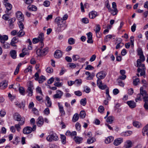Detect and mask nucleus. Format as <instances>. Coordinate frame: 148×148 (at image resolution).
Returning a JSON list of instances; mask_svg holds the SVG:
<instances>
[{
    "mask_svg": "<svg viewBox=\"0 0 148 148\" xmlns=\"http://www.w3.org/2000/svg\"><path fill=\"white\" fill-rule=\"evenodd\" d=\"M129 107L132 108H135L136 106V103L133 101H128L127 102Z\"/></svg>",
    "mask_w": 148,
    "mask_h": 148,
    "instance_id": "nucleus-22",
    "label": "nucleus"
},
{
    "mask_svg": "<svg viewBox=\"0 0 148 148\" xmlns=\"http://www.w3.org/2000/svg\"><path fill=\"white\" fill-rule=\"evenodd\" d=\"M134 81L133 82V84L135 85H137L138 82H140V80L138 78H136L135 77H133Z\"/></svg>",
    "mask_w": 148,
    "mask_h": 148,
    "instance_id": "nucleus-46",
    "label": "nucleus"
},
{
    "mask_svg": "<svg viewBox=\"0 0 148 148\" xmlns=\"http://www.w3.org/2000/svg\"><path fill=\"white\" fill-rule=\"evenodd\" d=\"M108 11L113 16L116 15L118 12V10L117 9H112L111 8Z\"/></svg>",
    "mask_w": 148,
    "mask_h": 148,
    "instance_id": "nucleus-29",
    "label": "nucleus"
},
{
    "mask_svg": "<svg viewBox=\"0 0 148 148\" xmlns=\"http://www.w3.org/2000/svg\"><path fill=\"white\" fill-rule=\"evenodd\" d=\"M10 44L8 43H4L2 45V47L5 49H8L10 47Z\"/></svg>",
    "mask_w": 148,
    "mask_h": 148,
    "instance_id": "nucleus-60",
    "label": "nucleus"
},
{
    "mask_svg": "<svg viewBox=\"0 0 148 148\" xmlns=\"http://www.w3.org/2000/svg\"><path fill=\"white\" fill-rule=\"evenodd\" d=\"M114 138L113 137L109 136L106 138L105 142L106 143L108 144L112 142Z\"/></svg>",
    "mask_w": 148,
    "mask_h": 148,
    "instance_id": "nucleus-30",
    "label": "nucleus"
},
{
    "mask_svg": "<svg viewBox=\"0 0 148 148\" xmlns=\"http://www.w3.org/2000/svg\"><path fill=\"white\" fill-rule=\"evenodd\" d=\"M32 131V128L29 126H27L24 127L23 130V133L25 134L30 133Z\"/></svg>",
    "mask_w": 148,
    "mask_h": 148,
    "instance_id": "nucleus-16",
    "label": "nucleus"
},
{
    "mask_svg": "<svg viewBox=\"0 0 148 148\" xmlns=\"http://www.w3.org/2000/svg\"><path fill=\"white\" fill-rule=\"evenodd\" d=\"M86 99L84 98L81 99L80 101V103L83 106L86 105Z\"/></svg>",
    "mask_w": 148,
    "mask_h": 148,
    "instance_id": "nucleus-62",
    "label": "nucleus"
},
{
    "mask_svg": "<svg viewBox=\"0 0 148 148\" xmlns=\"http://www.w3.org/2000/svg\"><path fill=\"white\" fill-rule=\"evenodd\" d=\"M55 22L57 24L58 30V32H61L64 30L67 27L66 21H63L62 18L60 17L56 18Z\"/></svg>",
    "mask_w": 148,
    "mask_h": 148,
    "instance_id": "nucleus-1",
    "label": "nucleus"
},
{
    "mask_svg": "<svg viewBox=\"0 0 148 148\" xmlns=\"http://www.w3.org/2000/svg\"><path fill=\"white\" fill-rule=\"evenodd\" d=\"M76 135L77 133L75 131V141L78 144L82 142L83 138L82 137L75 136Z\"/></svg>",
    "mask_w": 148,
    "mask_h": 148,
    "instance_id": "nucleus-24",
    "label": "nucleus"
},
{
    "mask_svg": "<svg viewBox=\"0 0 148 148\" xmlns=\"http://www.w3.org/2000/svg\"><path fill=\"white\" fill-rule=\"evenodd\" d=\"M25 122V119L22 120L21 122H19L18 123L15 125L14 127L15 129L18 132H19L21 129V126L23 125Z\"/></svg>",
    "mask_w": 148,
    "mask_h": 148,
    "instance_id": "nucleus-13",
    "label": "nucleus"
},
{
    "mask_svg": "<svg viewBox=\"0 0 148 148\" xmlns=\"http://www.w3.org/2000/svg\"><path fill=\"white\" fill-rule=\"evenodd\" d=\"M96 139L94 137H92L91 138L88 139L87 140V143L88 144H90L93 143L95 142Z\"/></svg>",
    "mask_w": 148,
    "mask_h": 148,
    "instance_id": "nucleus-38",
    "label": "nucleus"
},
{
    "mask_svg": "<svg viewBox=\"0 0 148 148\" xmlns=\"http://www.w3.org/2000/svg\"><path fill=\"white\" fill-rule=\"evenodd\" d=\"M65 134L67 136H70L72 137L74 136V132H71L69 131H67L66 133Z\"/></svg>",
    "mask_w": 148,
    "mask_h": 148,
    "instance_id": "nucleus-51",
    "label": "nucleus"
},
{
    "mask_svg": "<svg viewBox=\"0 0 148 148\" xmlns=\"http://www.w3.org/2000/svg\"><path fill=\"white\" fill-rule=\"evenodd\" d=\"M45 77L41 75L39 78L38 82L39 83H42L45 80Z\"/></svg>",
    "mask_w": 148,
    "mask_h": 148,
    "instance_id": "nucleus-47",
    "label": "nucleus"
},
{
    "mask_svg": "<svg viewBox=\"0 0 148 148\" xmlns=\"http://www.w3.org/2000/svg\"><path fill=\"white\" fill-rule=\"evenodd\" d=\"M58 105L60 113L63 115L65 114V112L64 110L63 106L60 105L59 103H58Z\"/></svg>",
    "mask_w": 148,
    "mask_h": 148,
    "instance_id": "nucleus-34",
    "label": "nucleus"
},
{
    "mask_svg": "<svg viewBox=\"0 0 148 148\" xmlns=\"http://www.w3.org/2000/svg\"><path fill=\"white\" fill-rule=\"evenodd\" d=\"M38 38L40 41V47L41 48H42L44 46V44L43 42V41L44 38V34L43 33H40L38 35Z\"/></svg>",
    "mask_w": 148,
    "mask_h": 148,
    "instance_id": "nucleus-12",
    "label": "nucleus"
},
{
    "mask_svg": "<svg viewBox=\"0 0 148 148\" xmlns=\"http://www.w3.org/2000/svg\"><path fill=\"white\" fill-rule=\"evenodd\" d=\"M142 96V95L140 92V94H138L137 95L136 98L135 99V101L137 102L138 101H140L141 100V98Z\"/></svg>",
    "mask_w": 148,
    "mask_h": 148,
    "instance_id": "nucleus-48",
    "label": "nucleus"
},
{
    "mask_svg": "<svg viewBox=\"0 0 148 148\" xmlns=\"http://www.w3.org/2000/svg\"><path fill=\"white\" fill-rule=\"evenodd\" d=\"M142 133L143 136H145V134H147L148 133V124L145 125L143 128L142 130Z\"/></svg>",
    "mask_w": 148,
    "mask_h": 148,
    "instance_id": "nucleus-35",
    "label": "nucleus"
},
{
    "mask_svg": "<svg viewBox=\"0 0 148 148\" xmlns=\"http://www.w3.org/2000/svg\"><path fill=\"white\" fill-rule=\"evenodd\" d=\"M19 91L21 95H24L25 94V91L24 88L22 87H20L19 88Z\"/></svg>",
    "mask_w": 148,
    "mask_h": 148,
    "instance_id": "nucleus-43",
    "label": "nucleus"
},
{
    "mask_svg": "<svg viewBox=\"0 0 148 148\" xmlns=\"http://www.w3.org/2000/svg\"><path fill=\"white\" fill-rule=\"evenodd\" d=\"M75 128L77 130L79 131L81 129V125L78 122H77L75 124Z\"/></svg>",
    "mask_w": 148,
    "mask_h": 148,
    "instance_id": "nucleus-49",
    "label": "nucleus"
},
{
    "mask_svg": "<svg viewBox=\"0 0 148 148\" xmlns=\"http://www.w3.org/2000/svg\"><path fill=\"white\" fill-rule=\"evenodd\" d=\"M97 85L98 86L99 88L101 90H104L108 88L106 85H103L101 79H97Z\"/></svg>",
    "mask_w": 148,
    "mask_h": 148,
    "instance_id": "nucleus-7",
    "label": "nucleus"
},
{
    "mask_svg": "<svg viewBox=\"0 0 148 148\" xmlns=\"http://www.w3.org/2000/svg\"><path fill=\"white\" fill-rule=\"evenodd\" d=\"M46 100L47 101L46 106L47 107H50L51 106L52 103L50 98L48 96H46Z\"/></svg>",
    "mask_w": 148,
    "mask_h": 148,
    "instance_id": "nucleus-28",
    "label": "nucleus"
},
{
    "mask_svg": "<svg viewBox=\"0 0 148 148\" xmlns=\"http://www.w3.org/2000/svg\"><path fill=\"white\" fill-rule=\"evenodd\" d=\"M8 39V36L6 35H0V41L2 43H5V41Z\"/></svg>",
    "mask_w": 148,
    "mask_h": 148,
    "instance_id": "nucleus-19",
    "label": "nucleus"
},
{
    "mask_svg": "<svg viewBox=\"0 0 148 148\" xmlns=\"http://www.w3.org/2000/svg\"><path fill=\"white\" fill-rule=\"evenodd\" d=\"M139 56V59L137 60V67H139L140 66H141L142 64H142L141 62H143L145 60V58L144 55H142Z\"/></svg>",
    "mask_w": 148,
    "mask_h": 148,
    "instance_id": "nucleus-6",
    "label": "nucleus"
},
{
    "mask_svg": "<svg viewBox=\"0 0 148 148\" xmlns=\"http://www.w3.org/2000/svg\"><path fill=\"white\" fill-rule=\"evenodd\" d=\"M60 136L62 143L63 144H65L66 143V137L63 134H61Z\"/></svg>",
    "mask_w": 148,
    "mask_h": 148,
    "instance_id": "nucleus-41",
    "label": "nucleus"
},
{
    "mask_svg": "<svg viewBox=\"0 0 148 148\" xmlns=\"http://www.w3.org/2000/svg\"><path fill=\"white\" fill-rule=\"evenodd\" d=\"M87 35L88 38L87 43L90 44L93 43V42L92 39V33L90 32H89L87 34Z\"/></svg>",
    "mask_w": 148,
    "mask_h": 148,
    "instance_id": "nucleus-17",
    "label": "nucleus"
},
{
    "mask_svg": "<svg viewBox=\"0 0 148 148\" xmlns=\"http://www.w3.org/2000/svg\"><path fill=\"white\" fill-rule=\"evenodd\" d=\"M106 94L107 99L108 100H110L111 97L109 94V90L108 88L106 90Z\"/></svg>",
    "mask_w": 148,
    "mask_h": 148,
    "instance_id": "nucleus-45",
    "label": "nucleus"
},
{
    "mask_svg": "<svg viewBox=\"0 0 148 148\" xmlns=\"http://www.w3.org/2000/svg\"><path fill=\"white\" fill-rule=\"evenodd\" d=\"M8 82L6 80H4L0 83V88L4 89L8 86Z\"/></svg>",
    "mask_w": 148,
    "mask_h": 148,
    "instance_id": "nucleus-20",
    "label": "nucleus"
},
{
    "mask_svg": "<svg viewBox=\"0 0 148 148\" xmlns=\"http://www.w3.org/2000/svg\"><path fill=\"white\" fill-rule=\"evenodd\" d=\"M28 9L30 11H36L37 10L36 7L33 5H30L27 7Z\"/></svg>",
    "mask_w": 148,
    "mask_h": 148,
    "instance_id": "nucleus-31",
    "label": "nucleus"
},
{
    "mask_svg": "<svg viewBox=\"0 0 148 148\" xmlns=\"http://www.w3.org/2000/svg\"><path fill=\"white\" fill-rule=\"evenodd\" d=\"M114 120V117L112 116H110L107 119V122L109 123H112Z\"/></svg>",
    "mask_w": 148,
    "mask_h": 148,
    "instance_id": "nucleus-42",
    "label": "nucleus"
},
{
    "mask_svg": "<svg viewBox=\"0 0 148 148\" xmlns=\"http://www.w3.org/2000/svg\"><path fill=\"white\" fill-rule=\"evenodd\" d=\"M105 5L107 8L108 9V10L111 8L109 3V1L108 0H107L105 2Z\"/></svg>",
    "mask_w": 148,
    "mask_h": 148,
    "instance_id": "nucleus-52",
    "label": "nucleus"
},
{
    "mask_svg": "<svg viewBox=\"0 0 148 148\" xmlns=\"http://www.w3.org/2000/svg\"><path fill=\"white\" fill-rule=\"evenodd\" d=\"M32 67L31 66H29L27 68L25 69L24 71L25 73H27L28 72H31L32 71Z\"/></svg>",
    "mask_w": 148,
    "mask_h": 148,
    "instance_id": "nucleus-56",
    "label": "nucleus"
},
{
    "mask_svg": "<svg viewBox=\"0 0 148 148\" xmlns=\"http://www.w3.org/2000/svg\"><path fill=\"white\" fill-rule=\"evenodd\" d=\"M120 73L121 75H120L118 79L124 80L126 78V75H125L126 72L124 70H120Z\"/></svg>",
    "mask_w": 148,
    "mask_h": 148,
    "instance_id": "nucleus-14",
    "label": "nucleus"
},
{
    "mask_svg": "<svg viewBox=\"0 0 148 148\" xmlns=\"http://www.w3.org/2000/svg\"><path fill=\"white\" fill-rule=\"evenodd\" d=\"M132 133V131H128L121 133V135L124 136H130Z\"/></svg>",
    "mask_w": 148,
    "mask_h": 148,
    "instance_id": "nucleus-37",
    "label": "nucleus"
},
{
    "mask_svg": "<svg viewBox=\"0 0 148 148\" xmlns=\"http://www.w3.org/2000/svg\"><path fill=\"white\" fill-rule=\"evenodd\" d=\"M58 139V137L57 134L55 133L49 135L46 138L47 140L49 142H51L53 141H56Z\"/></svg>",
    "mask_w": 148,
    "mask_h": 148,
    "instance_id": "nucleus-2",
    "label": "nucleus"
},
{
    "mask_svg": "<svg viewBox=\"0 0 148 148\" xmlns=\"http://www.w3.org/2000/svg\"><path fill=\"white\" fill-rule=\"evenodd\" d=\"M14 119L17 121L21 122L23 119H25L24 118L21 117V116L18 113H15L13 115Z\"/></svg>",
    "mask_w": 148,
    "mask_h": 148,
    "instance_id": "nucleus-10",
    "label": "nucleus"
},
{
    "mask_svg": "<svg viewBox=\"0 0 148 148\" xmlns=\"http://www.w3.org/2000/svg\"><path fill=\"white\" fill-rule=\"evenodd\" d=\"M11 56L13 59H15L16 57V52L15 50H11L10 52Z\"/></svg>",
    "mask_w": 148,
    "mask_h": 148,
    "instance_id": "nucleus-32",
    "label": "nucleus"
},
{
    "mask_svg": "<svg viewBox=\"0 0 148 148\" xmlns=\"http://www.w3.org/2000/svg\"><path fill=\"white\" fill-rule=\"evenodd\" d=\"M16 17L19 21H24L23 15L21 12L18 11L16 13Z\"/></svg>",
    "mask_w": 148,
    "mask_h": 148,
    "instance_id": "nucleus-11",
    "label": "nucleus"
},
{
    "mask_svg": "<svg viewBox=\"0 0 148 148\" xmlns=\"http://www.w3.org/2000/svg\"><path fill=\"white\" fill-rule=\"evenodd\" d=\"M18 42V39L16 37H14L12 39L10 43V45L13 47H16L17 46L16 44Z\"/></svg>",
    "mask_w": 148,
    "mask_h": 148,
    "instance_id": "nucleus-23",
    "label": "nucleus"
},
{
    "mask_svg": "<svg viewBox=\"0 0 148 148\" xmlns=\"http://www.w3.org/2000/svg\"><path fill=\"white\" fill-rule=\"evenodd\" d=\"M44 123V120L42 116H39L36 121V124L38 127H41Z\"/></svg>",
    "mask_w": 148,
    "mask_h": 148,
    "instance_id": "nucleus-9",
    "label": "nucleus"
},
{
    "mask_svg": "<svg viewBox=\"0 0 148 148\" xmlns=\"http://www.w3.org/2000/svg\"><path fill=\"white\" fill-rule=\"evenodd\" d=\"M88 16L90 18L94 19L97 16V13L95 11H92L89 13Z\"/></svg>",
    "mask_w": 148,
    "mask_h": 148,
    "instance_id": "nucleus-18",
    "label": "nucleus"
},
{
    "mask_svg": "<svg viewBox=\"0 0 148 148\" xmlns=\"http://www.w3.org/2000/svg\"><path fill=\"white\" fill-rule=\"evenodd\" d=\"M48 48L46 47L43 49H42V55H45L48 52Z\"/></svg>",
    "mask_w": 148,
    "mask_h": 148,
    "instance_id": "nucleus-61",
    "label": "nucleus"
},
{
    "mask_svg": "<svg viewBox=\"0 0 148 148\" xmlns=\"http://www.w3.org/2000/svg\"><path fill=\"white\" fill-rule=\"evenodd\" d=\"M6 112L4 110H2L0 111V116L1 117H4L6 114Z\"/></svg>",
    "mask_w": 148,
    "mask_h": 148,
    "instance_id": "nucleus-63",
    "label": "nucleus"
},
{
    "mask_svg": "<svg viewBox=\"0 0 148 148\" xmlns=\"http://www.w3.org/2000/svg\"><path fill=\"white\" fill-rule=\"evenodd\" d=\"M104 108L102 106H100L98 108V111L101 113H103L104 110Z\"/></svg>",
    "mask_w": 148,
    "mask_h": 148,
    "instance_id": "nucleus-53",
    "label": "nucleus"
},
{
    "mask_svg": "<svg viewBox=\"0 0 148 148\" xmlns=\"http://www.w3.org/2000/svg\"><path fill=\"white\" fill-rule=\"evenodd\" d=\"M82 80L80 79H78L75 80V84L77 86H79L82 84Z\"/></svg>",
    "mask_w": 148,
    "mask_h": 148,
    "instance_id": "nucleus-39",
    "label": "nucleus"
},
{
    "mask_svg": "<svg viewBox=\"0 0 148 148\" xmlns=\"http://www.w3.org/2000/svg\"><path fill=\"white\" fill-rule=\"evenodd\" d=\"M25 34V32L23 29H20V30L18 32L17 35L19 37H21L24 35Z\"/></svg>",
    "mask_w": 148,
    "mask_h": 148,
    "instance_id": "nucleus-40",
    "label": "nucleus"
},
{
    "mask_svg": "<svg viewBox=\"0 0 148 148\" xmlns=\"http://www.w3.org/2000/svg\"><path fill=\"white\" fill-rule=\"evenodd\" d=\"M32 111L36 115H39V112L35 108H34L32 109Z\"/></svg>",
    "mask_w": 148,
    "mask_h": 148,
    "instance_id": "nucleus-64",
    "label": "nucleus"
},
{
    "mask_svg": "<svg viewBox=\"0 0 148 148\" xmlns=\"http://www.w3.org/2000/svg\"><path fill=\"white\" fill-rule=\"evenodd\" d=\"M22 21H19L18 25L21 29H23L24 28V25L22 22Z\"/></svg>",
    "mask_w": 148,
    "mask_h": 148,
    "instance_id": "nucleus-54",
    "label": "nucleus"
},
{
    "mask_svg": "<svg viewBox=\"0 0 148 148\" xmlns=\"http://www.w3.org/2000/svg\"><path fill=\"white\" fill-rule=\"evenodd\" d=\"M112 37V35H111L109 34L106 35L105 38L104 39V41L105 42H108L110 40L111 38Z\"/></svg>",
    "mask_w": 148,
    "mask_h": 148,
    "instance_id": "nucleus-55",
    "label": "nucleus"
},
{
    "mask_svg": "<svg viewBox=\"0 0 148 148\" xmlns=\"http://www.w3.org/2000/svg\"><path fill=\"white\" fill-rule=\"evenodd\" d=\"M15 104L20 108H22L23 109L25 107V104L23 102L20 103L18 101H16L15 102Z\"/></svg>",
    "mask_w": 148,
    "mask_h": 148,
    "instance_id": "nucleus-33",
    "label": "nucleus"
},
{
    "mask_svg": "<svg viewBox=\"0 0 148 148\" xmlns=\"http://www.w3.org/2000/svg\"><path fill=\"white\" fill-rule=\"evenodd\" d=\"M40 48L41 49H38L36 50V54L38 56L42 55V48H41L40 47Z\"/></svg>",
    "mask_w": 148,
    "mask_h": 148,
    "instance_id": "nucleus-58",
    "label": "nucleus"
},
{
    "mask_svg": "<svg viewBox=\"0 0 148 148\" xmlns=\"http://www.w3.org/2000/svg\"><path fill=\"white\" fill-rule=\"evenodd\" d=\"M101 27L99 24H97L96 25V27L95 29H94V31L95 32V33L98 32H100L101 30Z\"/></svg>",
    "mask_w": 148,
    "mask_h": 148,
    "instance_id": "nucleus-44",
    "label": "nucleus"
},
{
    "mask_svg": "<svg viewBox=\"0 0 148 148\" xmlns=\"http://www.w3.org/2000/svg\"><path fill=\"white\" fill-rule=\"evenodd\" d=\"M34 89L33 85L30 82L29 83V85L28 87L27 91L28 93V95L29 96H32L33 95V90Z\"/></svg>",
    "mask_w": 148,
    "mask_h": 148,
    "instance_id": "nucleus-5",
    "label": "nucleus"
},
{
    "mask_svg": "<svg viewBox=\"0 0 148 148\" xmlns=\"http://www.w3.org/2000/svg\"><path fill=\"white\" fill-rule=\"evenodd\" d=\"M36 90L37 92L39 93L42 95H43L42 93L40 87L39 86H37L36 88Z\"/></svg>",
    "mask_w": 148,
    "mask_h": 148,
    "instance_id": "nucleus-59",
    "label": "nucleus"
},
{
    "mask_svg": "<svg viewBox=\"0 0 148 148\" xmlns=\"http://www.w3.org/2000/svg\"><path fill=\"white\" fill-rule=\"evenodd\" d=\"M56 92V94L53 95V98L54 99H60L63 95V92L59 90H57Z\"/></svg>",
    "mask_w": 148,
    "mask_h": 148,
    "instance_id": "nucleus-15",
    "label": "nucleus"
},
{
    "mask_svg": "<svg viewBox=\"0 0 148 148\" xmlns=\"http://www.w3.org/2000/svg\"><path fill=\"white\" fill-rule=\"evenodd\" d=\"M107 74L106 72L102 71L98 73L96 75V77L98 79H103L106 77Z\"/></svg>",
    "mask_w": 148,
    "mask_h": 148,
    "instance_id": "nucleus-8",
    "label": "nucleus"
},
{
    "mask_svg": "<svg viewBox=\"0 0 148 148\" xmlns=\"http://www.w3.org/2000/svg\"><path fill=\"white\" fill-rule=\"evenodd\" d=\"M123 141L122 138H118L114 140V144L115 146H117L120 144Z\"/></svg>",
    "mask_w": 148,
    "mask_h": 148,
    "instance_id": "nucleus-21",
    "label": "nucleus"
},
{
    "mask_svg": "<svg viewBox=\"0 0 148 148\" xmlns=\"http://www.w3.org/2000/svg\"><path fill=\"white\" fill-rule=\"evenodd\" d=\"M80 117L81 118H84L86 116V112L84 110L81 111L79 114Z\"/></svg>",
    "mask_w": 148,
    "mask_h": 148,
    "instance_id": "nucleus-50",
    "label": "nucleus"
},
{
    "mask_svg": "<svg viewBox=\"0 0 148 148\" xmlns=\"http://www.w3.org/2000/svg\"><path fill=\"white\" fill-rule=\"evenodd\" d=\"M137 55L139 56H140L143 54V52L140 48H138L137 50Z\"/></svg>",
    "mask_w": 148,
    "mask_h": 148,
    "instance_id": "nucleus-57",
    "label": "nucleus"
},
{
    "mask_svg": "<svg viewBox=\"0 0 148 148\" xmlns=\"http://www.w3.org/2000/svg\"><path fill=\"white\" fill-rule=\"evenodd\" d=\"M124 147L125 148H130L132 147V142L130 140H127L125 143Z\"/></svg>",
    "mask_w": 148,
    "mask_h": 148,
    "instance_id": "nucleus-26",
    "label": "nucleus"
},
{
    "mask_svg": "<svg viewBox=\"0 0 148 148\" xmlns=\"http://www.w3.org/2000/svg\"><path fill=\"white\" fill-rule=\"evenodd\" d=\"M140 93L142 94L143 97L144 101L145 103H148V95L147 94V92L145 90H143V88L141 87L140 88Z\"/></svg>",
    "mask_w": 148,
    "mask_h": 148,
    "instance_id": "nucleus-3",
    "label": "nucleus"
},
{
    "mask_svg": "<svg viewBox=\"0 0 148 148\" xmlns=\"http://www.w3.org/2000/svg\"><path fill=\"white\" fill-rule=\"evenodd\" d=\"M62 56V52L60 50H57L54 54V57L57 58H59Z\"/></svg>",
    "mask_w": 148,
    "mask_h": 148,
    "instance_id": "nucleus-25",
    "label": "nucleus"
},
{
    "mask_svg": "<svg viewBox=\"0 0 148 148\" xmlns=\"http://www.w3.org/2000/svg\"><path fill=\"white\" fill-rule=\"evenodd\" d=\"M5 7L7 10V11H6V13H8V11L11 10L12 8V5L11 4L9 3H4Z\"/></svg>",
    "mask_w": 148,
    "mask_h": 148,
    "instance_id": "nucleus-27",
    "label": "nucleus"
},
{
    "mask_svg": "<svg viewBox=\"0 0 148 148\" xmlns=\"http://www.w3.org/2000/svg\"><path fill=\"white\" fill-rule=\"evenodd\" d=\"M133 125L137 128H139L142 127L141 123L138 121H135L133 123Z\"/></svg>",
    "mask_w": 148,
    "mask_h": 148,
    "instance_id": "nucleus-36",
    "label": "nucleus"
},
{
    "mask_svg": "<svg viewBox=\"0 0 148 148\" xmlns=\"http://www.w3.org/2000/svg\"><path fill=\"white\" fill-rule=\"evenodd\" d=\"M138 68L137 69V71L139 73L141 71L140 75L142 76L145 74L146 68L145 64H142L141 66H140L139 67H137Z\"/></svg>",
    "mask_w": 148,
    "mask_h": 148,
    "instance_id": "nucleus-4",
    "label": "nucleus"
}]
</instances>
